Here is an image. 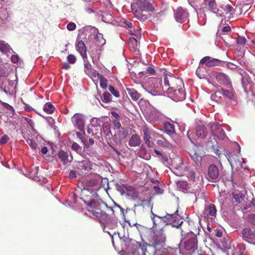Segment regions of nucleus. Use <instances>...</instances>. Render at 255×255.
Segmentation results:
<instances>
[{"label":"nucleus","mask_w":255,"mask_h":255,"mask_svg":"<svg viewBox=\"0 0 255 255\" xmlns=\"http://www.w3.org/2000/svg\"><path fill=\"white\" fill-rule=\"evenodd\" d=\"M164 87L167 88L166 93L173 101H182L185 99L184 84L181 79L170 74L166 75L164 77Z\"/></svg>","instance_id":"1"},{"label":"nucleus","mask_w":255,"mask_h":255,"mask_svg":"<svg viewBox=\"0 0 255 255\" xmlns=\"http://www.w3.org/2000/svg\"><path fill=\"white\" fill-rule=\"evenodd\" d=\"M162 80L160 78L156 79L151 78L149 81L148 92L152 96L160 95L163 91L166 92L167 88L164 87V85L162 86Z\"/></svg>","instance_id":"2"},{"label":"nucleus","mask_w":255,"mask_h":255,"mask_svg":"<svg viewBox=\"0 0 255 255\" xmlns=\"http://www.w3.org/2000/svg\"><path fill=\"white\" fill-rule=\"evenodd\" d=\"M166 239V237L162 229L156 231L150 236L148 246L154 248L158 246H162L165 242Z\"/></svg>","instance_id":"3"},{"label":"nucleus","mask_w":255,"mask_h":255,"mask_svg":"<svg viewBox=\"0 0 255 255\" xmlns=\"http://www.w3.org/2000/svg\"><path fill=\"white\" fill-rule=\"evenodd\" d=\"M125 188L127 190V195L128 196L131 197L133 200H137V206H143L144 207L145 206H147L148 207H150V199H141L138 198V192L133 187L131 186H124ZM134 206H136V205H134Z\"/></svg>","instance_id":"4"},{"label":"nucleus","mask_w":255,"mask_h":255,"mask_svg":"<svg viewBox=\"0 0 255 255\" xmlns=\"http://www.w3.org/2000/svg\"><path fill=\"white\" fill-rule=\"evenodd\" d=\"M85 203L88 207L92 208L91 212L97 217H100L101 214L103 212L102 208L103 207L106 206L107 207V204L105 202L95 199H92L87 203L85 202Z\"/></svg>","instance_id":"5"},{"label":"nucleus","mask_w":255,"mask_h":255,"mask_svg":"<svg viewBox=\"0 0 255 255\" xmlns=\"http://www.w3.org/2000/svg\"><path fill=\"white\" fill-rule=\"evenodd\" d=\"M74 127L81 131H83L86 125V116L82 113H76L71 118Z\"/></svg>","instance_id":"6"},{"label":"nucleus","mask_w":255,"mask_h":255,"mask_svg":"<svg viewBox=\"0 0 255 255\" xmlns=\"http://www.w3.org/2000/svg\"><path fill=\"white\" fill-rule=\"evenodd\" d=\"M240 236L243 240L248 243L255 241V231L249 227L243 229L240 233Z\"/></svg>","instance_id":"7"},{"label":"nucleus","mask_w":255,"mask_h":255,"mask_svg":"<svg viewBox=\"0 0 255 255\" xmlns=\"http://www.w3.org/2000/svg\"><path fill=\"white\" fill-rule=\"evenodd\" d=\"M145 119L148 122L154 124L161 121L163 119V116L158 111L153 110L146 114Z\"/></svg>","instance_id":"8"},{"label":"nucleus","mask_w":255,"mask_h":255,"mask_svg":"<svg viewBox=\"0 0 255 255\" xmlns=\"http://www.w3.org/2000/svg\"><path fill=\"white\" fill-rule=\"evenodd\" d=\"M217 81L221 85L227 88H232V82L229 76L225 73L219 72L214 74Z\"/></svg>","instance_id":"9"},{"label":"nucleus","mask_w":255,"mask_h":255,"mask_svg":"<svg viewBox=\"0 0 255 255\" xmlns=\"http://www.w3.org/2000/svg\"><path fill=\"white\" fill-rule=\"evenodd\" d=\"M203 4L205 8L216 13L217 16H223V13L220 12L215 0H204Z\"/></svg>","instance_id":"10"},{"label":"nucleus","mask_w":255,"mask_h":255,"mask_svg":"<svg viewBox=\"0 0 255 255\" xmlns=\"http://www.w3.org/2000/svg\"><path fill=\"white\" fill-rule=\"evenodd\" d=\"M221 95L228 98L231 100H234L235 96L234 94L231 91L226 90L223 88L221 89V91L216 92L214 95H212L211 96V98L213 100L220 102L221 101L220 99V96H219V98H218V97Z\"/></svg>","instance_id":"11"},{"label":"nucleus","mask_w":255,"mask_h":255,"mask_svg":"<svg viewBox=\"0 0 255 255\" xmlns=\"http://www.w3.org/2000/svg\"><path fill=\"white\" fill-rule=\"evenodd\" d=\"M211 130L213 133L220 139L223 140L226 137L225 131L220 128L219 124L217 123L211 125Z\"/></svg>","instance_id":"12"},{"label":"nucleus","mask_w":255,"mask_h":255,"mask_svg":"<svg viewBox=\"0 0 255 255\" xmlns=\"http://www.w3.org/2000/svg\"><path fill=\"white\" fill-rule=\"evenodd\" d=\"M136 5L142 11H153L154 10L152 4L147 0H137Z\"/></svg>","instance_id":"13"},{"label":"nucleus","mask_w":255,"mask_h":255,"mask_svg":"<svg viewBox=\"0 0 255 255\" xmlns=\"http://www.w3.org/2000/svg\"><path fill=\"white\" fill-rule=\"evenodd\" d=\"M188 17V12L181 7H178L174 13V17L176 20L181 23L185 22Z\"/></svg>","instance_id":"14"},{"label":"nucleus","mask_w":255,"mask_h":255,"mask_svg":"<svg viewBox=\"0 0 255 255\" xmlns=\"http://www.w3.org/2000/svg\"><path fill=\"white\" fill-rule=\"evenodd\" d=\"M151 214H152V216L151 217V219H152V222H153V227H155L156 226V220L155 219V217L160 219L161 220L163 221L164 222H166L167 221V222H168L169 221V220H172L174 218H175L176 217V214L178 212V210H177L176 211V212H175V213L174 214H167L166 216H157L155 214H154L152 211H151Z\"/></svg>","instance_id":"15"},{"label":"nucleus","mask_w":255,"mask_h":255,"mask_svg":"<svg viewBox=\"0 0 255 255\" xmlns=\"http://www.w3.org/2000/svg\"><path fill=\"white\" fill-rule=\"evenodd\" d=\"M208 180H212L213 181H216L219 175V171L218 167L215 164H211L208 167Z\"/></svg>","instance_id":"16"},{"label":"nucleus","mask_w":255,"mask_h":255,"mask_svg":"<svg viewBox=\"0 0 255 255\" xmlns=\"http://www.w3.org/2000/svg\"><path fill=\"white\" fill-rule=\"evenodd\" d=\"M83 59L84 62V71L85 73L91 78H93L95 75H97L98 72L91 68V65L87 60V56H86V58L84 57L83 58Z\"/></svg>","instance_id":"17"},{"label":"nucleus","mask_w":255,"mask_h":255,"mask_svg":"<svg viewBox=\"0 0 255 255\" xmlns=\"http://www.w3.org/2000/svg\"><path fill=\"white\" fill-rule=\"evenodd\" d=\"M220 62L219 59L212 58L209 56H206L203 58L200 62V64H205L208 67H212L218 65Z\"/></svg>","instance_id":"18"},{"label":"nucleus","mask_w":255,"mask_h":255,"mask_svg":"<svg viewBox=\"0 0 255 255\" xmlns=\"http://www.w3.org/2000/svg\"><path fill=\"white\" fill-rule=\"evenodd\" d=\"M57 156L61 161L64 164L71 162L73 160V157L71 154H69L68 152L63 150H60L58 153Z\"/></svg>","instance_id":"19"},{"label":"nucleus","mask_w":255,"mask_h":255,"mask_svg":"<svg viewBox=\"0 0 255 255\" xmlns=\"http://www.w3.org/2000/svg\"><path fill=\"white\" fill-rule=\"evenodd\" d=\"M217 210L215 206L213 204H210L205 206L203 214L205 218H208L209 216H215Z\"/></svg>","instance_id":"20"},{"label":"nucleus","mask_w":255,"mask_h":255,"mask_svg":"<svg viewBox=\"0 0 255 255\" xmlns=\"http://www.w3.org/2000/svg\"><path fill=\"white\" fill-rule=\"evenodd\" d=\"M77 167L82 172H88L91 169V164L89 160H84L78 162Z\"/></svg>","instance_id":"21"},{"label":"nucleus","mask_w":255,"mask_h":255,"mask_svg":"<svg viewBox=\"0 0 255 255\" xmlns=\"http://www.w3.org/2000/svg\"><path fill=\"white\" fill-rule=\"evenodd\" d=\"M185 249L188 251L197 249V238L193 237L186 241L185 243Z\"/></svg>","instance_id":"22"},{"label":"nucleus","mask_w":255,"mask_h":255,"mask_svg":"<svg viewBox=\"0 0 255 255\" xmlns=\"http://www.w3.org/2000/svg\"><path fill=\"white\" fill-rule=\"evenodd\" d=\"M76 50L80 53L82 58H86V47L82 40L77 41L76 44Z\"/></svg>","instance_id":"23"},{"label":"nucleus","mask_w":255,"mask_h":255,"mask_svg":"<svg viewBox=\"0 0 255 255\" xmlns=\"http://www.w3.org/2000/svg\"><path fill=\"white\" fill-rule=\"evenodd\" d=\"M101 133L107 138L110 139L111 138L112 134L109 123L105 122L103 124L102 128L101 129Z\"/></svg>","instance_id":"24"},{"label":"nucleus","mask_w":255,"mask_h":255,"mask_svg":"<svg viewBox=\"0 0 255 255\" xmlns=\"http://www.w3.org/2000/svg\"><path fill=\"white\" fill-rule=\"evenodd\" d=\"M157 137L160 138V139H158L156 141L158 145L166 147L169 149H173L172 145L163 137V135L159 134Z\"/></svg>","instance_id":"25"},{"label":"nucleus","mask_w":255,"mask_h":255,"mask_svg":"<svg viewBox=\"0 0 255 255\" xmlns=\"http://www.w3.org/2000/svg\"><path fill=\"white\" fill-rule=\"evenodd\" d=\"M140 137L137 134L132 135L128 141V145L132 147L138 146L140 144Z\"/></svg>","instance_id":"26"},{"label":"nucleus","mask_w":255,"mask_h":255,"mask_svg":"<svg viewBox=\"0 0 255 255\" xmlns=\"http://www.w3.org/2000/svg\"><path fill=\"white\" fill-rule=\"evenodd\" d=\"M196 135L201 138H205L207 134L206 128L203 125H199L196 128Z\"/></svg>","instance_id":"27"},{"label":"nucleus","mask_w":255,"mask_h":255,"mask_svg":"<svg viewBox=\"0 0 255 255\" xmlns=\"http://www.w3.org/2000/svg\"><path fill=\"white\" fill-rule=\"evenodd\" d=\"M137 154L139 157L146 160L149 159L150 157V154L147 152L145 146L143 144L140 146L137 152Z\"/></svg>","instance_id":"28"},{"label":"nucleus","mask_w":255,"mask_h":255,"mask_svg":"<svg viewBox=\"0 0 255 255\" xmlns=\"http://www.w3.org/2000/svg\"><path fill=\"white\" fill-rule=\"evenodd\" d=\"M96 78L100 80L101 87L103 89H106L107 88V79L104 76L101 75L99 72H98L97 75H95L92 78L94 80Z\"/></svg>","instance_id":"29"},{"label":"nucleus","mask_w":255,"mask_h":255,"mask_svg":"<svg viewBox=\"0 0 255 255\" xmlns=\"http://www.w3.org/2000/svg\"><path fill=\"white\" fill-rule=\"evenodd\" d=\"M129 47L131 49H133V52L135 53L136 54H138L139 49L138 48V46L139 45V42L134 37H131L129 38Z\"/></svg>","instance_id":"30"},{"label":"nucleus","mask_w":255,"mask_h":255,"mask_svg":"<svg viewBox=\"0 0 255 255\" xmlns=\"http://www.w3.org/2000/svg\"><path fill=\"white\" fill-rule=\"evenodd\" d=\"M165 132L169 135H172L175 133L174 126L169 122H166L164 124Z\"/></svg>","instance_id":"31"},{"label":"nucleus","mask_w":255,"mask_h":255,"mask_svg":"<svg viewBox=\"0 0 255 255\" xmlns=\"http://www.w3.org/2000/svg\"><path fill=\"white\" fill-rule=\"evenodd\" d=\"M127 91L128 95L132 100L136 101L140 98V94L135 89L132 88H127Z\"/></svg>","instance_id":"32"},{"label":"nucleus","mask_w":255,"mask_h":255,"mask_svg":"<svg viewBox=\"0 0 255 255\" xmlns=\"http://www.w3.org/2000/svg\"><path fill=\"white\" fill-rule=\"evenodd\" d=\"M12 50L10 46L4 41H0V51L3 54H7Z\"/></svg>","instance_id":"33"},{"label":"nucleus","mask_w":255,"mask_h":255,"mask_svg":"<svg viewBox=\"0 0 255 255\" xmlns=\"http://www.w3.org/2000/svg\"><path fill=\"white\" fill-rule=\"evenodd\" d=\"M55 110L54 106L50 103H46L43 107V111L47 114H52Z\"/></svg>","instance_id":"34"},{"label":"nucleus","mask_w":255,"mask_h":255,"mask_svg":"<svg viewBox=\"0 0 255 255\" xmlns=\"http://www.w3.org/2000/svg\"><path fill=\"white\" fill-rule=\"evenodd\" d=\"M27 143L30 146V147L33 149L35 150L37 146V143L35 141L32 137V135L28 136L27 137L25 138Z\"/></svg>","instance_id":"35"},{"label":"nucleus","mask_w":255,"mask_h":255,"mask_svg":"<svg viewBox=\"0 0 255 255\" xmlns=\"http://www.w3.org/2000/svg\"><path fill=\"white\" fill-rule=\"evenodd\" d=\"M233 196L236 201L239 203H241L245 197L244 194L242 192L239 191L234 192L233 193Z\"/></svg>","instance_id":"36"},{"label":"nucleus","mask_w":255,"mask_h":255,"mask_svg":"<svg viewBox=\"0 0 255 255\" xmlns=\"http://www.w3.org/2000/svg\"><path fill=\"white\" fill-rule=\"evenodd\" d=\"M95 39L97 42L98 45H103L106 43L105 39L103 38L102 34L98 33L95 36Z\"/></svg>","instance_id":"37"},{"label":"nucleus","mask_w":255,"mask_h":255,"mask_svg":"<svg viewBox=\"0 0 255 255\" xmlns=\"http://www.w3.org/2000/svg\"><path fill=\"white\" fill-rule=\"evenodd\" d=\"M133 13L135 17L140 21H144L147 18L146 15L142 14L140 11L137 10H135Z\"/></svg>","instance_id":"38"},{"label":"nucleus","mask_w":255,"mask_h":255,"mask_svg":"<svg viewBox=\"0 0 255 255\" xmlns=\"http://www.w3.org/2000/svg\"><path fill=\"white\" fill-rule=\"evenodd\" d=\"M101 99L104 102L109 103L112 101V96L108 92H105L101 97Z\"/></svg>","instance_id":"39"},{"label":"nucleus","mask_w":255,"mask_h":255,"mask_svg":"<svg viewBox=\"0 0 255 255\" xmlns=\"http://www.w3.org/2000/svg\"><path fill=\"white\" fill-rule=\"evenodd\" d=\"M113 17L112 15L109 13H106L102 16V20L105 22L111 23L113 21Z\"/></svg>","instance_id":"40"},{"label":"nucleus","mask_w":255,"mask_h":255,"mask_svg":"<svg viewBox=\"0 0 255 255\" xmlns=\"http://www.w3.org/2000/svg\"><path fill=\"white\" fill-rule=\"evenodd\" d=\"M72 148L79 154H81L82 152V148L76 142H73L72 144Z\"/></svg>","instance_id":"41"},{"label":"nucleus","mask_w":255,"mask_h":255,"mask_svg":"<svg viewBox=\"0 0 255 255\" xmlns=\"http://www.w3.org/2000/svg\"><path fill=\"white\" fill-rule=\"evenodd\" d=\"M101 124V120L100 119H98L96 118H93L91 120L90 125L92 127H97L99 126Z\"/></svg>","instance_id":"42"},{"label":"nucleus","mask_w":255,"mask_h":255,"mask_svg":"<svg viewBox=\"0 0 255 255\" xmlns=\"http://www.w3.org/2000/svg\"><path fill=\"white\" fill-rule=\"evenodd\" d=\"M109 90L115 97L119 98L120 97L119 92L117 90L115 89L114 87L110 86L109 87Z\"/></svg>","instance_id":"43"},{"label":"nucleus","mask_w":255,"mask_h":255,"mask_svg":"<svg viewBox=\"0 0 255 255\" xmlns=\"http://www.w3.org/2000/svg\"><path fill=\"white\" fill-rule=\"evenodd\" d=\"M143 138L144 140L146 139H150L151 137L149 134V130L146 127H144L142 129Z\"/></svg>","instance_id":"44"},{"label":"nucleus","mask_w":255,"mask_h":255,"mask_svg":"<svg viewBox=\"0 0 255 255\" xmlns=\"http://www.w3.org/2000/svg\"><path fill=\"white\" fill-rule=\"evenodd\" d=\"M237 250H238L239 255H243L246 250L245 245H244L243 244H238Z\"/></svg>","instance_id":"45"},{"label":"nucleus","mask_w":255,"mask_h":255,"mask_svg":"<svg viewBox=\"0 0 255 255\" xmlns=\"http://www.w3.org/2000/svg\"><path fill=\"white\" fill-rule=\"evenodd\" d=\"M133 255H150L146 253V250L143 248L137 249L134 253Z\"/></svg>","instance_id":"46"},{"label":"nucleus","mask_w":255,"mask_h":255,"mask_svg":"<svg viewBox=\"0 0 255 255\" xmlns=\"http://www.w3.org/2000/svg\"><path fill=\"white\" fill-rule=\"evenodd\" d=\"M224 10L226 11V13H230L231 14L234 13L235 9L230 4H227L225 6Z\"/></svg>","instance_id":"47"},{"label":"nucleus","mask_w":255,"mask_h":255,"mask_svg":"<svg viewBox=\"0 0 255 255\" xmlns=\"http://www.w3.org/2000/svg\"><path fill=\"white\" fill-rule=\"evenodd\" d=\"M67 60L70 64H74L76 62V58L73 54H69L67 57Z\"/></svg>","instance_id":"48"},{"label":"nucleus","mask_w":255,"mask_h":255,"mask_svg":"<svg viewBox=\"0 0 255 255\" xmlns=\"http://www.w3.org/2000/svg\"><path fill=\"white\" fill-rule=\"evenodd\" d=\"M246 39L245 37L243 36H239L237 39V42L238 44L240 45H244L246 42Z\"/></svg>","instance_id":"49"},{"label":"nucleus","mask_w":255,"mask_h":255,"mask_svg":"<svg viewBox=\"0 0 255 255\" xmlns=\"http://www.w3.org/2000/svg\"><path fill=\"white\" fill-rule=\"evenodd\" d=\"M24 119L25 121L30 126L31 128L33 130H34V122L32 121V120H31L30 119L26 118V117L24 118Z\"/></svg>","instance_id":"50"},{"label":"nucleus","mask_w":255,"mask_h":255,"mask_svg":"<svg viewBox=\"0 0 255 255\" xmlns=\"http://www.w3.org/2000/svg\"><path fill=\"white\" fill-rule=\"evenodd\" d=\"M231 31V28L230 26L227 25L225 27H224L222 29V33L223 34H229Z\"/></svg>","instance_id":"51"},{"label":"nucleus","mask_w":255,"mask_h":255,"mask_svg":"<svg viewBox=\"0 0 255 255\" xmlns=\"http://www.w3.org/2000/svg\"><path fill=\"white\" fill-rule=\"evenodd\" d=\"M76 25L74 22H69L67 25V28L69 31H73L76 29Z\"/></svg>","instance_id":"52"},{"label":"nucleus","mask_w":255,"mask_h":255,"mask_svg":"<svg viewBox=\"0 0 255 255\" xmlns=\"http://www.w3.org/2000/svg\"><path fill=\"white\" fill-rule=\"evenodd\" d=\"M187 183L185 181H180L178 183V186L182 189H186L187 187Z\"/></svg>","instance_id":"53"},{"label":"nucleus","mask_w":255,"mask_h":255,"mask_svg":"<svg viewBox=\"0 0 255 255\" xmlns=\"http://www.w3.org/2000/svg\"><path fill=\"white\" fill-rule=\"evenodd\" d=\"M2 105L3 106V107L4 108L7 109L8 110L10 111V112H14V110L12 106H11L10 105H9V104H7L6 103L2 102Z\"/></svg>","instance_id":"54"},{"label":"nucleus","mask_w":255,"mask_h":255,"mask_svg":"<svg viewBox=\"0 0 255 255\" xmlns=\"http://www.w3.org/2000/svg\"><path fill=\"white\" fill-rule=\"evenodd\" d=\"M9 137L6 135H3L0 139V143L2 144H5L8 140Z\"/></svg>","instance_id":"55"},{"label":"nucleus","mask_w":255,"mask_h":255,"mask_svg":"<svg viewBox=\"0 0 255 255\" xmlns=\"http://www.w3.org/2000/svg\"><path fill=\"white\" fill-rule=\"evenodd\" d=\"M119 121L120 120H114L113 121L115 128L118 129H119L121 128V125Z\"/></svg>","instance_id":"56"},{"label":"nucleus","mask_w":255,"mask_h":255,"mask_svg":"<svg viewBox=\"0 0 255 255\" xmlns=\"http://www.w3.org/2000/svg\"><path fill=\"white\" fill-rule=\"evenodd\" d=\"M161 159H162V161L163 163V164L167 166L168 165V163H168L169 159H168L167 156L165 154H163L161 156Z\"/></svg>","instance_id":"57"},{"label":"nucleus","mask_w":255,"mask_h":255,"mask_svg":"<svg viewBox=\"0 0 255 255\" xmlns=\"http://www.w3.org/2000/svg\"><path fill=\"white\" fill-rule=\"evenodd\" d=\"M249 222L253 225H255V215L251 214L248 217Z\"/></svg>","instance_id":"58"},{"label":"nucleus","mask_w":255,"mask_h":255,"mask_svg":"<svg viewBox=\"0 0 255 255\" xmlns=\"http://www.w3.org/2000/svg\"><path fill=\"white\" fill-rule=\"evenodd\" d=\"M19 60V57L17 55H13L11 57V61L12 62L14 63H16L18 62Z\"/></svg>","instance_id":"59"},{"label":"nucleus","mask_w":255,"mask_h":255,"mask_svg":"<svg viewBox=\"0 0 255 255\" xmlns=\"http://www.w3.org/2000/svg\"><path fill=\"white\" fill-rule=\"evenodd\" d=\"M76 173L74 170H71L69 174V177L71 179H74L76 177Z\"/></svg>","instance_id":"60"},{"label":"nucleus","mask_w":255,"mask_h":255,"mask_svg":"<svg viewBox=\"0 0 255 255\" xmlns=\"http://www.w3.org/2000/svg\"><path fill=\"white\" fill-rule=\"evenodd\" d=\"M120 133H117L116 134H115L114 136V141L117 143H120L121 141V139H122V138H121L120 137H118V135Z\"/></svg>","instance_id":"61"},{"label":"nucleus","mask_w":255,"mask_h":255,"mask_svg":"<svg viewBox=\"0 0 255 255\" xmlns=\"http://www.w3.org/2000/svg\"><path fill=\"white\" fill-rule=\"evenodd\" d=\"M145 143L148 145L149 147H152L153 146V142L150 140V139H146L144 140Z\"/></svg>","instance_id":"62"},{"label":"nucleus","mask_w":255,"mask_h":255,"mask_svg":"<svg viewBox=\"0 0 255 255\" xmlns=\"http://www.w3.org/2000/svg\"><path fill=\"white\" fill-rule=\"evenodd\" d=\"M146 72L150 74H154L155 73V70L154 69L151 67H148L146 69Z\"/></svg>","instance_id":"63"},{"label":"nucleus","mask_w":255,"mask_h":255,"mask_svg":"<svg viewBox=\"0 0 255 255\" xmlns=\"http://www.w3.org/2000/svg\"><path fill=\"white\" fill-rule=\"evenodd\" d=\"M227 66L228 68H229V69H232V70L236 69L237 68V66H236V65H235L232 63H228L227 64Z\"/></svg>","instance_id":"64"}]
</instances>
